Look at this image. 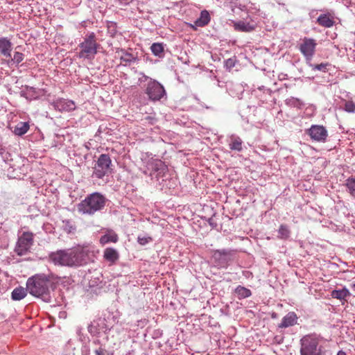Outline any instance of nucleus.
<instances>
[{
  "mask_svg": "<svg viewBox=\"0 0 355 355\" xmlns=\"http://www.w3.org/2000/svg\"><path fill=\"white\" fill-rule=\"evenodd\" d=\"M50 260L62 266H80L91 261L90 252L85 248L58 250L49 254Z\"/></svg>",
  "mask_w": 355,
  "mask_h": 355,
  "instance_id": "f257e3e1",
  "label": "nucleus"
},
{
  "mask_svg": "<svg viewBox=\"0 0 355 355\" xmlns=\"http://www.w3.org/2000/svg\"><path fill=\"white\" fill-rule=\"evenodd\" d=\"M53 277L52 275H47L44 273L36 274L29 277L26 282L28 293L33 296L42 299L44 302H50L51 292L55 287Z\"/></svg>",
  "mask_w": 355,
  "mask_h": 355,
  "instance_id": "f03ea898",
  "label": "nucleus"
},
{
  "mask_svg": "<svg viewBox=\"0 0 355 355\" xmlns=\"http://www.w3.org/2000/svg\"><path fill=\"white\" fill-rule=\"evenodd\" d=\"M106 198L98 192L89 194L84 200L77 205L78 211L83 215L92 216L101 211L105 207Z\"/></svg>",
  "mask_w": 355,
  "mask_h": 355,
  "instance_id": "7ed1b4c3",
  "label": "nucleus"
},
{
  "mask_svg": "<svg viewBox=\"0 0 355 355\" xmlns=\"http://www.w3.org/2000/svg\"><path fill=\"white\" fill-rule=\"evenodd\" d=\"M322 338L316 334H308L300 339L301 355H322Z\"/></svg>",
  "mask_w": 355,
  "mask_h": 355,
  "instance_id": "20e7f679",
  "label": "nucleus"
},
{
  "mask_svg": "<svg viewBox=\"0 0 355 355\" xmlns=\"http://www.w3.org/2000/svg\"><path fill=\"white\" fill-rule=\"evenodd\" d=\"M100 46L96 42V37L94 33L92 32L86 35L84 40L79 44L80 51L79 58L92 60L98 52Z\"/></svg>",
  "mask_w": 355,
  "mask_h": 355,
  "instance_id": "39448f33",
  "label": "nucleus"
},
{
  "mask_svg": "<svg viewBox=\"0 0 355 355\" xmlns=\"http://www.w3.org/2000/svg\"><path fill=\"white\" fill-rule=\"evenodd\" d=\"M148 82L146 85L145 94L148 96L149 100L152 101H160L166 95L164 86L157 80L152 79L148 76H144Z\"/></svg>",
  "mask_w": 355,
  "mask_h": 355,
  "instance_id": "423d86ee",
  "label": "nucleus"
},
{
  "mask_svg": "<svg viewBox=\"0 0 355 355\" xmlns=\"http://www.w3.org/2000/svg\"><path fill=\"white\" fill-rule=\"evenodd\" d=\"M234 257V251L232 250H216L212 252L211 260L218 268H227L233 261Z\"/></svg>",
  "mask_w": 355,
  "mask_h": 355,
  "instance_id": "0eeeda50",
  "label": "nucleus"
},
{
  "mask_svg": "<svg viewBox=\"0 0 355 355\" xmlns=\"http://www.w3.org/2000/svg\"><path fill=\"white\" fill-rule=\"evenodd\" d=\"M111 165L112 160L109 155H100L94 168L92 176L98 179L103 178L108 173Z\"/></svg>",
  "mask_w": 355,
  "mask_h": 355,
  "instance_id": "6e6552de",
  "label": "nucleus"
},
{
  "mask_svg": "<svg viewBox=\"0 0 355 355\" xmlns=\"http://www.w3.org/2000/svg\"><path fill=\"white\" fill-rule=\"evenodd\" d=\"M33 237L34 235L31 232H24L22 233V234L19 237L15 248V252L17 255L23 256L30 251V249L33 244Z\"/></svg>",
  "mask_w": 355,
  "mask_h": 355,
  "instance_id": "1a4fd4ad",
  "label": "nucleus"
},
{
  "mask_svg": "<svg viewBox=\"0 0 355 355\" xmlns=\"http://www.w3.org/2000/svg\"><path fill=\"white\" fill-rule=\"evenodd\" d=\"M317 46L316 41L313 38L304 37L300 44L299 50L305 58L306 62L312 61Z\"/></svg>",
  "mask_w": 355,
  "mask_h": 355,
  "instance_id": "9d476101",
  "label": "nucleus"
},
{
  "mask_svg": "<svg viewBox=\"0 0 355 355\" xmlns=\"http://www.w3.org/2000/svg\"><path fill=\"white\" fill-rule=\"evenodd\" d=\"M306 132L312 140L318 142H325L328 136L326 128L321 125H312Z\"/></svg>",
  "mask_w": 355,
  "mask_h": 355,
  "instance_id": "9b49d317",
  "label": "nucleus"
},
{
  "mask_svg": "<svg viewBox=\"0 0 355 355\" xmlns=\"http://www.w3.org/2000/svg\"><path fill=\"white\" fill-rule=\"evenodd\" d=\"M105 319L99 318L92 322L87 327L88 331L92 335H96L102 332H106L110 330V327L107 326Z\"/></svg>",
  "mask_w": 355,
  "mask_h": 355,
  "instance_id": "f8f14e48",
  "label": "nucleus"
},
{
  "mask_svg": "<svg viewBox=\"0 0 355 355\" xmlns=\"http://www.w3.org/2000/svg\"><path fill=\"white\" fill-rule=\"evenodd\" d=\"M54 109L59 112H71L76 109L75 103L71 100L59 98L52 103Z\"/></svg>",
  "mask_w": 355,
  "mask_h": 355,
  "instance_id": "ddd939ff",
  "label": "nucleus"
},
{
  "mask_svg": "<svg viewBox=\"0 0 355 355\" xmlns=\"http://www.w3.org/2000/svg\"><path fill=\"white\" fill-rule=\"evenodd\" d=\"M334 19V12H327L326 13L321 14L318 17L316 22L322 27L331 28L335 24Z\"/></svg>",
  "mask_w": 355,
  "mask_h": 355,
  "instance_id": "4468645a",
  "label": "nucleus"
},
{
  "mask_svg": "<svg viewBox=\"0 0 355 355\" xmlns=\"http://www.w3.org/2000/svg\"><path fill=\"white\" fill-rule=\"evenodd\" d=\"M148 165V168H150L152 171L157 173V175L159 177L162 176L167 171L166 165L160 159H154L150 162Z\"/></svg>",
  "mask_w": 355,
  "mask_h": 355,
  "instance_id": "2eb2a0df",
  "label": "nucleus"
},
{
  "mask_svg": "<svg viewBox=\"0 0 355 355\" xmlns=\"http://www.w3.org/2000/svg\"><path fill=\"white\" fill-rule=\"evenodd\" d=\"M12 44L8 37H0V53L6 58H11Z\"/></svg>",
  "mask_w": 355,
  "mask_h": 355,
  "instance_id": "dca6fc26",
  "label": "nucleus"
},
{
  "mask_svg": "<svg viewBox=\"0 0 355 355\" xmlns=\"http://www.w3.org/2000/svg\"><path fill=\"white\" fill-rule=\"evenodd\" d=\"M297 315L294 312H289L282 320L281 323L279 324V328H286L293 326L297 322Z\"/></svg>",
  "mask_w": 355,
  "mask_h": 355,
  "instance_id": "f3484780",
  "label": "nucleus"
},
{
  "mask_svg": "<svg viewBox=\"0 0 355 355\" xmlns=\"http://www.w3.org/2000/svg\"><path fill=\"white\" fill-rule=\"evenodd\" d=\"M211 17L209 12L206 10L201 11L199 18H198L194 24L199 27H203L207 25L210 21Z\"/></svg>",
  "mask_w": 355,
  "mask_h": 355,
  "instance_id": "a211bd4d",
  "label": "nucleus"
},
{
  "mask_svg": "<svg viewBox=\"0 0 355 355\" xmlns=\"http://www.w3.org/2000/svg\"><path fill=\"white\" fill-rule=\"evenodd\" d=\"M234 30L241 32H251L254 29V26L249 22L239 21L234 24Z\"/></svg>",
  "mask_w": 355,
  "mask_h": 355,
  "instance_id": "6ab92c4d",
  "label": "nucleus"
},
{
  "mask_svg": "<svg viewBox=\"0 0 355 355\" xmlns=\"http://www.w3.org/2000/svg\"><path fill=\"white\" fill-rule=\"evenodd\" d=\"M27 292H28L27 287L26 288L21 286L17 287L12 291L11 298L15 301L21 300L26 296Z\"/></svg>",
  "mask_w": 355,
  "mask_h": 355,
  "instance_id": "aec40b11",
  "label": "nucleus"
},
{
  "mask_svg": "<svg viewBox=\"0 0 355 355\" xmlns=\"http://www.w3.org/2000/svg\"><path fill=\"white\" fill-rule=\"evenodd\" d=\"M103 257L106 261L114 263L119 259V254L115 249L107 248L104 251Z\"/></svg>",
  "mask_w": 355,
  "mask_h": 355,
  "instance_id": "412c9836",
  "label": "nucleus"
},
{
  "mask_svg": "<svg viewBox=\"0 0 355 355\" xmlns=\"http://www.w3.org/2000/svg\"><path fill=\"white\" fill-rule=\"evenodd\" d=\"M30 128L28 122H19L14 128L13 133L17 136L25 135Z\"/></svg>",
  "mask_w": 355,
  "mask_h": 355,
  "instance_id": "4be33fe9",
  "label": "nucleus"
},
{
  "mask_svg": "<svg viewBox=\"0 0 355 355\" xmlns=\"http://www.w3.org/2000/svg\"><path fill=\"white\" fill-rule=\"evenodd\" d=\"M62 230L67 234H73L76 230L75 222L70 219L62 220Z\"/></svg>",
  "mask_w": 355,
  "mask_h": 355,
  "instance_id": "5701e85b",
  "label": "nucleus"
},
{
  "mask_svg": "<svg viewBox=\"0 0 355 355\" xmlns=\"http://www.w3.org/2000/svg\"><path fill=\"white\" fill-rule=\"evenodd\" d=\"M234 292L239 300L245 299L252 295V292L250 289L240 285L235 288Z\"/></svg>",
  "mask_w": 355,
  "mask_h": 355,
  "instance_id": "b1692460",
  "label": "nucleus"
},
{
  "mask_svg": "<svg viewBox=\"0 0 355 355\" xmlns=\"http://www.w3.org/2000/svg\"><path fill=\"white\" fill-rule=\"evenodd\" d=\"M150 50L155 56L159 58H163L164 56V46L162 43H153L150 46Z\"/></svg>",
  "mask_w": 355,
  "mask_h": 355,
  "instance_id": "393cba45",
  "label": "nucleus"
},
{
  "mask_svg": "<svg viewBox=\"0 0 355 355\" xmlns=\"http://www.w3.org/2000/svg\"><path fill=\"white\" fill-rule=\"evenodd\" d=\"M121 52L122 53V55L120 57V60L121 62L124 63V65L130 64L132 62L137 60L135 56H134L132 53L127 52L124 49H121Z\"/></svg>",
  "mask_w": 355,
  "mask_h": 355,
  "instance_id": "a878e982",
  "label": "nucleus"
},
{
  "mask_svg": "<svg viewBox=\"0 0 355 355\" xmlns=\"http://www.w3.org/2000/svg\"><path fill=\"white\" fill-rule=\"evenodd\" d=\"M243 141L239 137L232 136L231 137V142L229 144V147L232 150L241 151Z\"/></svg>",
  "mask_w": 355,
  "mask_h": 355,
  "instance_id": "bb28decb",
  "label": "nucleus"
},
{
  "mask_svg": "<svg viewBox=\"0 0 355 355\" xmlns=\"http://www.w3.org/2000/svg\"><path fill=\"white\" fill-rule=\"evenodd\" d=\"M331 295L333 298L342 300H345L347 297H349L350 295V293L348 289L343 288L340 290L332 291Z\"/></svg>",
  "mask_w": 355,
  "mask_h": 355,
  "instance_id": "cd10ccee",
  "label": "nucleus"
},
{
  "mask_svg": "<svg viewBox=\"0 0 355 355\" xmlns=\"http://www.w3.org/2000/svg\"><path fill=\"white\" fill-rule=\"evenodd\" d=\"M349 193L355 198V176L349 177L345 184Z\"/></svg>",
  "mask_w": 355,
  "mask_h": 355,
  "instance_id": "c85d7f7f",
  "label": "nucleus"
},
{
  "mask_svg": "<svg viewBox=\"0 0 355 355\" xmlns=\"http://www.w3.org/2000/svg\"><path fill=\"white\" fill-rule=\"evenodd\" d=\"M291 231L286 225H281L278 230V236L277 237L280 239H287L290 237Z\"/></svg>",
  "mask_w": 355,
  "mask_h": 355,
  "instance_id": "c756f323",
  "label": "nucleus"
},
{
  "mask_svg": "<svg viewBox=\"0 0 355 355\" xmlns=\"http://www.w3.org/2000/svg\"><path fill=\"white\" fill-rule=\"evenodd\" d=\"M117 241L118 236L115 233L105 234L100 239V242L102 244H105L110 242L116 243Z\"/></svg>",
  "mask_w": 355,
  "mask_h": 355,
  "instance_id": "7c9ffc66",
  "label": "nucleus"
},
{
  "mask_svg": "<svg viewBox=\"0 0 355 355\" xmlns=\"http://www.w3.org/2000/svg\"><path fill=\"white\" fill-rule=\"evenodd\" d=\"M285 102L287 105L293 107L301 108L304 105L303 102L300 99L295 97H290Z\"/></svg>",
  "mask_w": 355,
  "mask_h": 355,
  "instance_id": "2f4dec72",
  "label": "nucleus"
},
{
  "mask_svg": "<svg viewBox=\"0 0 355 355\" xmlns=\"http://www.w3.org/2000/svg\"><path fill=\"white\" fill-rule=\"evenodd\" d=\"M306 64L312 69L313 71H320L323 72H326L327 71V67L330 64L328 62L326 63H320L318 64H315L310 61V62H306Z\"/></svg>",
  "mask_w": 355,
  "mask_h": 355,
  "instance_id": "473e14b6",
  "label": "nucleus"
},
{
  "mask_svg": "<svg viewBox=\"0 0 355 355\" xmlns=\"http://www.w3.org/2000/svg\"><path fill=\"white\" fill-rule=\"evenodd\" d=\"M24 55L22 53L20 52H15L13 58L11 59L10 62L19 64L21 62L23 61Z\"/></svg>",
  "mask_w": 355,
  "mask_h": 355,
  "instance_id": "72a5a7b5",
  "label": "nucleus"
},
{
  "mask_svg": "<svg viewBox=\"0 0 355 355\" xmlns=\"http://www.w3.org/2000/svg\"><path fill=\"white\" fill-rule=\"evenodd\" d=\"M344 110L349 113L355 112V103L352 101L345 102Z\"/></svg>",
  "mask_w": 355,
  "mask_h": 355,
  "instance_id": "f704fd0d",
  "label": "nucleus"
},
{
  "mask_svg": "<svg viewBox=\"0 0 355 355\" xmlns=\"http://www.w3.org/2000/svg\"><path fill=\"white\" fill-rule=\"evenodd\" d=\"M236 64V58H230L225 61V67L227 69H232Z\"/></svg>",
  "mask_w": 355,
  "mask_h": 355,
  "instance_id": "c9c22d12",
  "label": "nucleus"
},
{
  "mask_svg": "<svg viewBox=\"0 0 355 355\" xmlns=\"http://www.w3.org/2000/svg\"><path fill=\"white\" fill-rule=\"evenodd\" d=\"M151 241H152V239L150 237H145V236H139L137 238L138 243L141 245H144L148 243Z\"/></svg>",
  "mask_w": 355,
  "mask_h": 355,
  "instance_id": "e433bc0d",
  "label": "nucleus"
},
{
  "mask_svg": "<svg viewBox=\"0 0 355 355\" xmlns=\"http://www.w3.org/2000/svg\"><path fill=\"white\" fill-rule=\"evenodd\" d=\"M95 354L96 355H103L104 354V349L101 347H99L98 349H96L95 350Z\"/></svg>",
  "mask_w": 355,
  "mask_h": 355,
  "instance_id": "4c0bfd02",
  "label": "nucleus"
},
{
  "mask_svg": "<svg viewBox=\"0 0 355 355\" xmlns=\"http://www.w3.org/2000/svg\"><path fill=\"white\" fill-rule=\"evenodd\" d=\"M6 153V149L1 145H0V156L4 158L3 154Z\"/></svg>",
  "mask_w": 355,
  "mask_h": 355,
  "instance_id": "58836bf2",
  "label": "nucleus"
},
{
  "mask_svg": "<svg viewBox=\"0 0 355 355\" xmlns=\"http://www.w3.org/2000/svg\"><path fill=\"white\" fill-rule=\"evenodd\" d=\"M209 225L211 226H212L213 227H216V224L215 223L213 222V219L212 218H209V220H208Z\"/></svg>",
  "mask_w": 355,
  "mask_h": 355,
  "instance_id": "ea45409f",
  "label": "nucleus"
},
{
  "mask_svg": "<svg viewBox=\"0 0 355 355\" xmlns=\"http://www.w3.org/2000/svg\"><path fill=\"white\" fill-rule=\"evenodd\" d=\"M26 90L30 91V92H35V89L34 87H30V86H27L26 87Z\"/></svg>",
  "mask_w": 355,
  "mask_h": 355,
  "instance_id": "a19ab883",
  "label": "nucleus"
},
{
  "mask_svg": "<svg viewBox=\"0 0 355 355\" xmlns=\"http://www.w3.org/2000/svg\"><path fill=\"white\" fill-rule=\"evenodd\" d=\"M337 355H347V354H345V352H343V351H340V352L338 353V354H337Z\"/></svg>",
  "mask_w": 355,
  "mask_h": 355,
  "instance_id": "79ce46f5",
  "label": "nucleus"
},
{
  "mask_svg": "<svg viewBox=\"0 0 355 355\" xmlns=\"http://www.w3.org/2000/svg\"><path fill=\"white\" fill-rule=\"evenodd\" d=\"M77 333L79 334H80V329H78Z\"/></svg>",
  "mask_w": 355,
  "mask_h": 355,
  "instance_id": "37998d69",
  "label": "nucleus"
},
{
  "mask_svg": "<svg viewBox=\"0 0 355 355\" xmlns=\"http://www.w3.org/2000/svg\"><path fill=\"white\" fill-rule=\"evenodd\" d=\"M354 286H355V284Z\"/></svg>",
  "mask_w": 355,
  "mask_h": 355,
  "instance_id": "c03bdc74",
  "label": "nucleus"
}]
</instances>
